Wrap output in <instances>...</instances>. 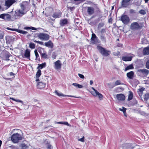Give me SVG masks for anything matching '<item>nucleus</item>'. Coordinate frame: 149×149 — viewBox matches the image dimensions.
I'll list each match as a JSON object with an SVG mask.
<instances>
[{
  "label": "nucleus",
  "instance_id": "obj_1",
  "mask_svg": "<svg viewBox=\"0 0 149 149\" xmlns=\"http://www.w3.org/2000/svg\"><path fill=\"white\" fill-rule=\"evenodd\" d=\"M21 10H17L15 11V13L14 15L15 19L19 18L26 13V12L25 11V8L24 5H21Z\"/></svg>",
  "mask_w": 149,
  "mask_h": 149
},
{
  "label": "nucleus",
  "instance_id": "obj_2",
  "mask_svg": "<svg viewBox=\"0 0 149 149\" xmlns=\"http://www.w3.org/2000/svg\"><path fill=\"white\" fill-rule=\"evenodd\" d=\"M22 135L18 133L13 134L11 136V139L14 143H17L20 140H22Z\"/></svg>",
  "mask_w": 149,
  "mask_h": 149
},
{
  "label": "nucleus",
  "instance_id": "obj_3",
  "mask_svg": "<svg viewBox=\"0 0 149 149\" xmlns=\"http://www.w3.org/2000/svg\"><path fill=\"white\" fill-rule=\"evenodd\" d=\"M97 48L100 53L104 56H107L111 54V51H110L106 49L105 48L101 46H98Z\"/></svg>",
  "mask_w": 149,
  "mask_h": 149
},
{
  "label": "nucleus",
  "instance_id": "obj_4",
  "mask_svg": "<svg viewBox=\"0 0 149 149\" xmlns=\"http://www.w3.org/2000/svg\"><path fill=\"white\" fill-rule=\"evenodd\" d=\"M38 38L43 41H47L49 40L50 36L48 34L44 33H40L38 35Z\"/></svg>",
  "mask_w": 149,
  "mask_h": 149
},
{
  "label": "nucleus",
  "instance_id": "obj_5",
  "mask_svg": "<svg viewBox=\"0 0 149 149\" xmlns=\"http://www.w3.org/2000/svg\"><path fill=\"white\" fill-rule=\"evenodd\" d=\"M120 20L123 24L126 25L130 22L129 17L126 15H122L121 17Z\"/></svg>",
  "mask_w": 149,
  "mask_h": 149
},
{
  "label": "nucleus",
  "instance_id": "obj_6",
  "mask_svg": "<svg viewBox=\"0 0 149 149\" xmlns=\"http://www.w3.org/2000/svg\"><path fill=\"white\" fill-rule=\"evenodd\" d=\"M142 26L140 25L137 22H134L131 23L130 29L133 30H137L141 29Z\"/></svg>",
  "mask_w": 149,
  "mask_h": 149
},
{
  "label": "nucleus",
  "instance_id": "obj_7",
  "mask_svg": "<svg viewBox=\"0 0 149 149\" xmlns=\"http://www.w3.org/2000/svg\"><path fill=\"white\" fill-rule=\"evenodd\" d=\"M92 89L93 90L91 92V93L93 95L95 96H97L100 100L102 99L103 95L102 94L99 93L93 87H92Z\"/></svg>",
  "mask_w": 149,
  "mask_h": 149
},
{
  "label": "nucleus",
  "instance_id": "obj_8",
  "mask_svg": "<svg viewBox=\"0 0 149 149\" xmlns=\"http://www.w3.org/2000/svg\"><path fill=\"white\" fill-rule=\"evenodd\" d=\"M132 55L130 54H128L127 55L122 56V59L123 61H131L133 57V56H131Z\"/></svg>",
  "mask_w": 149,
  "mask_h": 149
},
{
  "label": "nucleus",
  "instance_id": "obj_9",
  "mask_svg": "<svg viewBox=\"0 0 149 149\" xmlns=\"http://www.w3.org/2000/svg\"><path fill=\"white\" fill-rule=\"evenodd\" d=\"M0 18L5 20L9 21L11 19V16L8 14H3L0 15Z\"/></svg>",
  "mask_w": 149,
  "mask_h": 149
},
{
  "label": "nucleus",
  "instance_id": "obj_10",
  "mask_svg": "<svg viewBox=\"0 0 149 149\" xmlns=\"http://www.w3.org/2000/svg\"><path fill=\"white\" fill-rule=\"evenodd\" d=\"M137 72H138V74L142 73L146 76L149 73V71L146 69H141L138 70Z\"/></svg>",
  "mask_w": 149,
  "mask_h": 149
},
{
  "label": "nucleus",
  "instance_id": "obj_11",
  "mask_svg": "<svg viewBox=\"0 0 149 149\" xmlns=\"http://www.w3.org/2000/svg\"><path fill=\"white\" fill-rule=\"evenodd\" d=\"M54 68L56 70H59L61 68V63L60 60H58L54 63Z\"/></svg>",
  "mask_w": 149,
  "mask_h": 149
},
{
  "label": "nucleus",
  "instance_id": "obj_12",
  "mask_svg": "<svg viewBox=\"0 0 149 149\" xmlns=\"http://www.w3.org/2000/svg\"><path fill=\"white\" fill-rule=\"evenodd\" d=\"M15 2V0H7L5 2V6L9 8Z\"/></svg>",
  "mask_w": 149,
  "mask_h": 149
},
{
  "label": "nucleus",
  "instance_id": "obj_13",
  "mask_svg": "<svg viewBox=\"0 0 149 149\" xmlns=\"http://www.w3.org/2000/svg\"><path fill=\"white\" fill-rule=\"evenodd\" d=\"M116 97L117 100H118L123 101L125 100V95L123 94H117Z\"/></svg>",
  "mask_w": 149,
  "mask_h": 149
},
{
  "label": "nucleus",
  "instance_id": "obj_14",
  "mask_svg": "<svg viewBox=\"0 0 149 149\" xmlns=\"http://www.w3.org/2000/svg\"><path fill=\"white\" fill-rule=\"evenodd\" d=\"M39 53L40 54V56L41 58L44 59L48 58V56L47 54V52L45 51H44L43 50L42 52V51H39Z\"/></svg>",
  "mask_w": 149,
  "mask_h": 149
},
{
  "label": "nucleus",
  "instance_id": "obj_15",
  "mask_svg": "<svg viewBox=\"0 0 149 149\" xmlns=\"http://www.w3.org/2000/svg\"><path fill=\"white\" fill-rule=\"evenodd\" d=\"M55 93H56V94L58 96H63V97H77V98H80V97H75L73 95H63V93H59L58 92H57V91H55Z\"/></svg>",
  "mask_w": 149,
  "mask_h": 149
},
{
  "label": "nucleus",
  "instance_id": "obj_16",
  "mask_svg": "<svg viewBox=\"0 0 149 149\" xmlns=\"http://www.w3.org/2000/svg\"><path fill=\"white\" fill-rule=\"evenodd\" d=\"M131 0H123L121 2V6L123 7H126L129 5V2Z\"/></svg>",
  "mask_w": 149,
  "mask_h": 149
},
{
  "label": "nucleus",
  "instance_id": "obj_17",
  "mask_svg": "<svg viewBox=\"0 0 149 149\" xmlns=\"http://www.w3.org/2000/svg\"><path fill=\"white\" fill-rule=\"evenodd\" d=\"M45 45L51 48H52L54 47L53 43L50 40L47 42H45Z\"/></svg>",
  "mask_w": 149,
  "mask_h": 149
},
{
  "label": "nucleus",
  "instance_id": "obj_18",
  "mask_svg": "<svg viewBox=\"0 0 149 149\" xmlns=\"http://www.w3.org/2000/svg\"><path fill=\"white\" fill-rule=\"evenodd\" d=\"M126 75L127 77L130 79H132L134 77V72L132 71H131L127 73Z\"/></svg>",
  "mask_w": 149,
  "mask_h": 149
},
{
  "label": "nucleus",
  "instance_id": "obj_19",
  "mask_svg": "<svg viewBox=\"0 0 149 149\" xmlns=\"http://www.w3.org/2000/svg\"><path fill=\"white\" fill-rule=\"evenodd\" d=\"M87 12L90 15H92L94 12V9L92 7H89L87 8Z\"/></svg>",
  "mask_w": 149,
  "mask_h": 149
},
{
  "label": "nucleus",
  "instance_id": "obj_20",
  "mask_svg": "<svg viewBox=\"0 0 149 149\" xmlns=\"http://www.w3.org/2000/svg\"><path fill=\"white\" fill-rule=\"evenodd\" d=\"M30 50L28 49H26L24 54V56L25 58H30Z\"/></svg>",
  "mask_w": 149,
  "mask_h": 149
},
{
  "label": "nucleus",
  "instance_id": "obj_21",
  "mask_svg": "<svg viewBox=\"0 0 149 149\" xmlns=\"http://www.w3.org/2000/svg\"><path fill=\"white\" fill-rule=\"evenodd\" d=\"M38 87L39 89H42L45 87L46 84L42 82H40L37 84Z\"/></svg>",
  "mask_w": 149,
  "mask_h": 149
},
{
  "label": "nucleus",
  "instance_id": "obj_22",
  "mask_svg": "<svg viewBox=\"0 0 149 149\" xmlns=\"http://www.w3.org/2000/svg\"><path fill=\"white\" fill-rule=\"evenodd\" d=\"M143 54L144 55H147L149 54V47H147L144 48Z\"/></svg>",
  "mask_w": 149,
  "mask_h": 149
},
{
  "label": "nucleus",
  "instance_id": "obj_23",
  "mask_svg": "<svg viewBox=\"0 0 149 149\" xmlns=\"http://www.w3.org/2000/svg\"><path fill=\"white\" fill-rule=\"evenodd\" d=\"M61 14L62 13L61 12L55 13L53 14L52 16L54 18H59L61 17Z\"/></svg>",
  "mask_w": 149,
  "mask_h": 149
},
{
  "label": "nucleus",
  "instance_id": "obj_24",
  "mask_svg": "<svg viewBox=\"0 0 149 149\" xmlns=\"http://www.w3.org/2000/svg\"><path fill=\"white\" fill-rule=\"evenodd\" d=\"M68 23V20L66 19H62L61 20L60 24L62 26H63L65 24Z\"/></svg>",
  "mask_w": 149,
  "mask_h": 149
},
{
  "label": "nucleus",
  "instance_id": "obj_25",
  "mask_svg": "<svg viewBox=\"0 0 149 149\" xmlns=\"http://www.w3.org/2000/svg\"><path fill=\"white\" fill-rule=\"evenodd\" d=\"M46 66V63H44L42 64H38V66L37 68V69H42L43 68L45 67Z\"/></svg>",
  "mask_w": 149,
  "mask_h": 149
},
{
  "label": "nucleus",
  "instance_id": "obj_26",
  "mask_svg": "<svg viewBox=\"0 0 149 149\" xmlns=\"http://www.w3.org/2000/svg\"><path fill=\"white\" fill-rule=\"evenodd\" d=\"M134 68V67L132 64L129 65L125 68L124 70V71H126L129 70L133 69Z\"/></svg>",
  "mask_w": 149,
  "mask_h": 149
},
{
  "label": "nucleus",
  "instance_id": "obj_27",
  "mask_svg": "<svg viewBox=\"0 0 149 149\" xmlns=\"http://www.w3.org/2000/svg\"><path fill=\"white\" fill-rule=\"evenodd\" d=\"M34 53L36 56V60L40 61V57L36 50L34 51Z\"/></svg>",
  "mask_w": 149,
  "mask_h": 149
},
{
  "label": "nucleus",
  "instance_id": "obj_28",
  "mask_svg": "<svg viewBox=\"0 0 149 149\" xmlns=\"http://www.w3.org/2000/svg\"><path fill=\"white\" fill-rule=\"evenodd\" d=\"M16 31L18 32L19 33L22 34H23L25 35L27 34L28 33V32L26 31H23L22 30L17 29L16 30Z\"/></svg>",
  "mask_w": 149,
  "mask_h": 149
},
{
  "label": "nucleus",
  "instance_id": "obj_29",
  "mask_svg": "<svg viewBox=\"0 0 149 149\" xmlns=\"http://www.w3.org/2000/svg\"><path fill=\"white\" fill-rule=\"evenodd\" d=\"M72 85L79 88H82L83 87V86L82 85L76 83H73L72 84Z\"/></svg>",
  "mask_w": 149,
  "mask_h": 149
},
{
  "label": "nucleus",
  "instance_id": "obj_30",
  "mask_svg": "<svg viewBox=\"0 0 149 149\" xmlns=\"http://www.w3.org/2000/svg\"><path fill=\"white\" fill-rule=\"evenodd\" d=\"M92 42L94 44H97L98 43V38L91 39Z\"/></svg>",
  "mask_w": 149,
  "mask_h": 149
},
{
  "label": "nucleus",
  "instance_id": "obj_31",
  "mask_svg": "<svg viewBox=\"0 0 149 149\" xmlns=\"http://www.w3.org/2000/svg\"><path fill=\"white\" fill-rule=\"evenodd\" d=\"M41 74V72L40 70H38L36 75V78H39Z\"/></svg>",
  "mask_w": 149,
  "mask_h": 149
},
{
  "label": "nucleus",
  "instance_id": "obj_32",
  "mask_svg": "<svg viewBox=\"0 0 149 149\" xmlns=\"http://www.w3.org/2000/svg\"><path fill=\"white\" fill-rule=\"evenodd\" d=\"M24 29L25 30L32 29L34 30H37L36 28L33 27H25L24 28Z\"/></svg>",
  "mask_w": 149,
  "mask_h": 149
},
{
  "label": "nucleus",
  "instance_id": "obj_33",
  "mask_svg": "<svg viewBox=\"0 0 149 149\" xmlns=\"http://www.w3.org/2000/svg\"><path fill=\"white\" fill-rule=\"evenodd\" d=\"M133 97V94L131 92H130V94L128 95V100L130 101L131 100Z\"/></svg>",
  "mask_w": 149,
  "mask_h": 149
},
{
  "label": "nucleus",
  "instance_id": "obj_34",
  "mask_svg": "<svg viewBox=\"0 0 149 149\" xmlns=\"http://www.w3.org/2000/svg\"><path fill=\"white\" fill-rule=\"evenodd\" d=\"M35 45L33 43L30 42L29 45V47L32 49H33L35 47Z\"/></svg>",
  "mask_w": 149,
  "mask_h": 149
},
{
  "label": "nucleus",
  "instance_id": "obj_35",
  "mask_svg": "<svg viewBox=\"0 0 149 149\" xmlns=\"http://www.w3.org/2000/svg\"><path fill=\"white\" fill-rule=\"evenodd\" d=\"M120 80H116L115 82V84H114L115 86H118V85L122 84Z\"/></svg>",
  "mask_w": 149,
  "mask_h": 149
},
{
  "label": "nucleus",
  "instance_id": "obj_36",
  "mask_svg": "<svg viewBox=\"0 0 149 149\" xmlns=\"http://www.w3.org/2000/svg\"><path fill=\"white\" fill-rule=\"evenodd\" d=\"M119 110L120 111H123L124 114H125V113H126V109L124 107H122V109L120 108H119Z\"/></svg>",
  "mask_w": 149,
  "mask_h": 149
},
{
  "label": "nucleus",
  "instance_id": "obj_37",
  "mask_svg": "<svg viewBox=\"0 0 149 149\" xmlns=\"http://www.w3.org/2000/svg\"><path fill=\"white\" fill-rule=\"evenodd\" d=\"M149 98V93L145 94V97L144 98V100L145 101H147L148 99Z\"/></svg>",
  "mask_w": 149,
  "mask_h": 149
},
{
  "label": "nucleus",
  "instance_id": "obj_38",
  "mask_svg": "<svg viewBox=\"0 0 149 149\" xmlns=\"http://www.w3.org/2000/svg\"><path fill=\"white\" fill-rule=\"evenodd\" d=\"M107 84L110 88H112L115 86L114 84H113L111 83H108Z\"/></svg>",
  "mask_w": 149,
  "mask_h": 149
},
{
  "label": "nucleus",
  "instance_id": "obj_39",
  "mask_svg": "<svg viewBox=\"0 0 149 149\" xmlns=\"http://www.w3.org/2000/svg\"><path fill=\"white\" fill-rule=\"evenodd\" d=\"M139 13L142 14L143 15H145L146 13L145 11L144 10H140L139 11Z\"/></svg>",
  "mask_w": 149,
  "mask_h": 149
},
{
  "label": "nucleus",
  "instance_id": "obj_40",
  "mask_svg": "<svg viewBox=\"0 0 149 149\" xmlns=\"http://www.w3.org/2000/svg\"><path fill=\"white\" fill-rule=\"evenodd\" d=\"M33 41L35 42L38 43L40 45H43V42L42 41H37L36 40H33Z\"/></svg>",
  "mask_w": 149,
  "mask_h": 149
},
{
  "label": "nucleus",
  "instance_id": "obj_41",
  "mask_svg": "<svg viewBox=\"0 0 149 149\" xmlns=\"http://www.w3.org/2000/svg\"><path fill=\"white\" fill-rule=\"evenodd\" d=\"M104 25V24L103 22H101L98 25V28H100L101 27L103 26Z\"/></svg>",
  "mask_w": 149,
  "mask_h": 149
},
{
  "label": "nucleus",
  "instance_id": "obj_42",
  "mask_svg": "<svg viewBox=\"0 0 149 149\" xmlns=\"http://www.w3.org/2000/svg\"><path fill=\"white\" fill-rule=\"evenodd\" d=\"M146 68L149 69V59L146 62Z\"/></svg>",
  "mask_w": 149,
  "mask_h": 149
},
{
  "label": "nucleus",
  "instance_id": "obj_43",
  "mask_svg": "<svg viewBox=\"0 0 149 149\" xmlns=\"http://www.w3.org/2000/svg\"><path fill=\"white\" fill-rule=\"evenodd\" d=\"M56 56V53L54 52H53L52 55V57L54 59H55Z\"/></svg>",
  "mask_w": 149,
  "mask_h": 149
},
{
  "label": "nucleus",
  "instance_id": "obj_44",
  "mask_svg": "<svg viewBox=\"0 0 149 149\" xmlns=\"http://www.w3.org/2000/svg\"><path fill=\"white\" fill-rule=\"evenodd\" d=\"M144 90V89L143 88H141L139 90L138 92L142 94Z\"/></svg>",
  "mask_w": 149,
  "mask_h": 149
},
{
  "label": "nucleus",
  "instance_id": "obj_45",
  "mask_svg": "<svg viewBox=\"0 0 149 149\" xmlns=\"http://www.w3.org/2000/svg\"><path fill=\"white\" fill-rule=\"evenodd\" d=\"M63 124L66 125L68 126H70L71 125L67 122H63Z\"/></svg>",
  "mask_w": 149,
  "mask_h": 149
},
{
  "label": "nucleus",
  "instance_id": "obj_46",
  "mask_svg": "<svg viewBox=\"0 0 149 149\" xmlns=\"http://www.w3.org/2000/svg\"><path fill=\"white\" fill-rule=\"evenodd\" d=\"M97 38L95 34L94 33H93L92 34V37L91 39H93Z\"/></svg>",
  "mask_w": 149,
  "mask_h": 149
},
{
  "label": "nucleus",
  "instance_id": "obj_47",
  "mask_svg": "<svg viewBox=\"0 0 149 149\" xmlns=\"http://www.w3.org/2000/svg\"><path fill=\"white\" fill-rule=\"evenodd\" d=\"M6 29L8 30H11V31H16V30L17 29H11L9 27H7L6 28Z\"/></svg>",
  "mask_w": 149,
  "mask_h": 149
},
{
  "label": "nucleus",
  "instance_id": "obj_48",
  "mask_svg": "<svg viewBox=\"0 0 149 149\" xmlns=\"http://www.w3.org/2000/svg\"><path fill=\"white\" fill-rule=\"evenodd\" d=\"M78 75L79 77L81 79H84V75L82 74L79 73Z\"/></svg>",
  "mask_w": 149,
  "mask_h": 149
},
{
  "label": "nucleus",
  "instance_id": "obj_49",
  "mask_svg": "<svg viewBox=\"0 0 149 149\" xmlns=\"http://www.w3.org/2000/svg\"><path fill=\"white\" fill-rule=\"evenodd\" d=\"M15 102H19L23 104V105H24V104L23 103V101H22V100H16V99Z\"/></svg>",
  "mask_w": 149,
  "mask_h": 149
},
{
  "label": "nucleus",
  "instance_id": "obj_50",
  "mask_svg": "<svg viewBox=\"0 0 149 149\" xmlns=\"http://www.w3.org/2000/svg\"><path fill=\"white\" fill-rule=\"evenodd\" d=\"M101 39L103 41H105L106 38L104 36H101Z\"/></svg>",
  "mask_w": 149,
  "mask_h": 149
},
{
  "label": "nucleus",
  "instance_id": "obj_51",
  "mask_svg": "<svg viewBox=\"0 0 149 149\" xmlns=\"http://www.w3.org/2000/svg\"><path fill=\"white\" fill-rule=\"evenodd\" d=\"M79 141L82 142H84V137L83 136L82 138L79 139Z\"/></svg>",
  "mask_w": 149,
  "mask_h": 149
},
{
  "label": "nucleus",
  "instance_id": "obj_52",
  "mask_svg": "<svg viewBox=\"0 0 149 149\" xmlns=\"http://www.w3.org/2000/svg\"><path fill=\"white\" fill-rule=\"evenodd\" d=\"M130 13H135V10H134L131 9L130 10Z\"/></svg>",
  "mask_w": 149,
  "mask_h": 149
},
{
  "label": "nucleus",
  "instance_id": "obj_53",
  "mask_svg": "<svg viewBox=\"0 0 149 149\" xmlns=\"http://www.w3.org/2000/svg\"><path fill=\"white\" fill-rule=\"evenodd\" d=\"M52 148V146L51 145L49 144L47 145V149H51Z\"/></svg>",
  "mask_w": 149,
  "mask_h": 149
},
{
  "label": "nucleus",
  "instance_id": "obj_54",
  "mask_svg": "<svg viewBox=\"0 0 149 149\" xmlns=\"http://www.w3.org/2000/svg\"><path fill=\"white\" fill-rule=\"evenodd\" d=\"M120 54V52H118L116 53H114L113 54L115 56H118Z\"/></svg>",
  "mask_w": 149,
  "mask_h": 149
},
{
  "label": "nucleus",
  "instance_id": "obj_55",
  "mask_svg": "<svg viewBox=\"0 0 149 149\" xmlns=\"http://www.w3.org/2000/svg\"><path fill=\"white\" fill-rule=\"evenodd\" d=\"M55 123H57V124H63V122H55Z\"/></svg>",
  "mask_w": 149,
  "mask_h": 149
},
{
  "label": "nucleus",
  "instance_id": "obj_56",
  "mask_svg": "<svg viewBox=\"0 0 149 149\" xmlns=\"http://www.w3.org/2000/svg\"><path fill=\"white\" fill-rule=\"evenodd\" d=\"M93 80H90V84L91 85H92L93 83Z\"/></svg>",
  "mask_w": 149,
  "mask_h": 149
},
{
  "label": "nucleus",
  "instance_id": "obj_57",
  "mask_svg": "<svg viewBox=\"0 0 149 149\" xmlns=\"http://www.w3.org/2000/svg\"><path fill=\"white\" fill-rule=\"evenodd\" d=\"M10 75L11 76H13L14 75V74L12 72H10Z\"/></svg>",
  "mask_w": 149,
  "mask_h": 149
},
{
  "label": "nucleus",
  "instance_id": "obj_58",
  "mask_svg": "<svg viewBox=\"0 0 149 149\" xmlns=\"http://www.w3.org/2000/svg\"><path fill=\"white\" fill-rule=\"evenodd\" d=\"M101 32L102 33H104L105 32V29H102L101 31Z\"/></svg>",
  "mask_w": 149,
  "mask_h": 149
},
{
  "label": "nucleus",
  "instance_id": "obj_59",
  "mask_svg": "<svg viewBox=\"0 0 149 149\" xmlns=\"http://www.w3.org/2000/svg\"><path fill=\"white\" fill-rule=\"evenodd\" d=\"M10 99L11 100H13L14 101H15L16 99H14V98H10Z\"/></svg>",
  "mask_w": 149,
  "mask_h": 149
},
{
  "label": "nucleus",
  "instance_id": "obj_60",
  "mask_svg": "<svg viewBox=\"0 0 149 149\" xmlns=\"http://www.w3.org/2000/svg\"><path fill=\"white\" fill-rule=\"evenodd\" d=\"M145 3H147L149 0H144Z\"/></svg>",
  "mask_w": 149,
  "mask_h": 149
},
{
  "label": "nucleus",
  "instance_id": "obj_61",
  "mask_svg": "<svg viewBox=\"0 0 149 149\" xmlns=\"http://www.w3.org/2000/svg\"><path fill=\"white\" fill-rule=\"evenodd\" d=\"M75 1H83L84 0H74Z\"/></svg>",
  "mask_w": 149,
  "mask_h": 149
},
{
  "label": "nucleus",
  "instance_id": "obj_62",
  "mask_svg": "<svg viewBox=\"0 0 149 149\" xmlns=\"http://www.w3.org/2000/svg\"><path fill=\"white\" fill-rule=\"evenodd\" d=\"M36 81H39V79L38 78H36Z\"/></svg>",
  "mask_w": 149,
  "mask_h": 149
},
{
  "label": "nucleus",
  "instance_id": "obj_63",
  "mask_svg": "<svg viewBox=\"0 0 149 149\" xmlns=\"http://www.w3.org/2000/svg\"><path fill=\"white\" fill-rule=\"evenodd\" d=\"M2 143V141L1 140H0V147H1V145Z\"/></svg>",
  "mask_w": 149,
  "mask_h": 149
},
{
  "label": "nucleus",
  "instance_id": "obj_64",
  "mask_svg": "<svg viewBox=\"0 0 149 149\" xmlns=\"http://www.w3.org/2000/svg\"><path fill=\"white\" fill-rule=\"evenodd\" d=\"M114 7L113 6L112 7L111 10H113L114 9Z\"/></svg>",
  "mask_w": 149,
  "mask_h": 149
}]
</instances>
